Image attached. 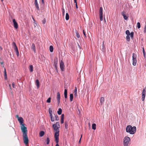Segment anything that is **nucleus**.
Listing matches in <instances>:
<instances>
[{"mask_svg":"<svg viewBox=\"0 0 146 146\" xmlns=\"http://www.w3.org/2000/svg\"><path fill=\"white\" fill-rule=\"evenodd\" d=\"M136 130L135 126L132 127L131 125H127L126 128V131L127 133H129L131 134H134Z\"/></svg>","mask_w":146,"mask_h":146,"instance_id":"f257e3e1","label":"nucleus"},{"mask_svg":"<svg viewBox=\"0 0 146 146\" xmlns=\"http://www.w3.org/2000/svg\"><path fill=\"white\" fill-rule=\"evenodd\" d=\"M130 141V138L127 136L125 137L123 139V144L124 146H128Z\"/></svg>","mask_w":146,"mask_h":146,"instance_id":"f03ea898","label":"nucleus"},{"mask_svg":"<svg viewBox=\"0 0 146 146\" xmlns=\"http://www.w3.org/2000/svg\"><path fill=\"white\" fill-rule=\"evenodd\" d=\"M137 55L133 53L132 55V60H133V65L134 66H135L136 65L137 62Z\"/></svg>","mask_w":146,"mask_h":146,"instance_id":"7ed1b4c3","label":"nucleus"},{"mask_svg":"<svg viewBox=\"0 0 146 146\" xmlns=\"http://www.w3.org/2000/svg\"><path fill=\"white\" fill-rule=\"evenodd\" d=\"M21 128L23 135L27 134V128L24 126V124L21 125Z\"/></svg>","mask_w":146,"mask_h":146,"instance_id":"20e7f679","label":"nucleus"},{"mask_svg":"<svg viewBox=\"0 0 146 146\" xmlns=\"http://www.w3.org/2000/svg\"><path fill=\"white\" fill-rule=\"evenodd\" d=\"M23 140L24 143L26 145L28 144L29 140L27 134L23 135Z\"/></svg>","mask_w":146,"mask_h":146,"instance_id":"39448f33","label":"nucleus"},{"mask_svg":"<svg viewBox=\"0 0 146 146\" xmlns=\"http://www.w3.org/2000/svg\"><path fill=\"white\" fill-rule=\"evenodd\" d=\"M125 33L127 35H130V37L132 39L134 37V33L133 32L130 33L129 31V30H127L125 32Z\"/></svg>","mask_w":146,"mask_h":146,"instance_id":"423d86ee","label":"nucleus"},{"mask_svg":"<svg viewBox=\"0 0 146 146\" xmlns=\"http://www.w3.org/2000/svg\"><path fill=\"white\" fill-rule=\"evenodd\" d=\"M59 133L55 132L54 133V137L56 143H57L59 142Z\"/></svg>","mask_w":146,"mask_h":146,"instance_id":"0eeeda50","label":"nucleus"},{"mask_svg":"<svg viewBox=\"0 0 146 146\" xmlns=\"http://www.w3.org/2000/svg\"><path fill=\"white\" fill-rule=\"evenodd\" d=\"M60 68L62 71H64V62L62 60H61L60 64Z\"/></svg>","mask_w":146,"mask_h":146,"instance_id":"6e6552de","label":"nucleus"},{"mask_svg":"<svg viewBox=\"0 0 146 146\" xmlns=\"http://www.w3.org/2000/svg\"><path fill=\"white\" fill-rule=\"evenodd\" d=\"M13 23L14 27L16 29H17L18 28V25L15 19H13Z\"/></svg>","mask_w":146,"mask_h":146,"instance_id":"1a4fd4ad","label":"nucleus"},{"mask_svg":"<svg viewBox=\"0 0 146 146\" xmlns=\"http://www.w3.org/2000/svg\"><path fill=\"white\" fill-rule=\"evenodd\" d=\"M146 93L145 89H144L142 93V100H144Z\"/></svg>","mask_w":146,"mask_h":146,"instance_id":"9d476101","label":"nucleus"},{"mask_svg":"<svg viewBox=\"0 0 146 146\" xmlns=\"http://www.w3.org/2000/svg\"><path fill=\"white\" fill-rule=\"evenodd\" d=\"M18 120L21 125L24 124L23 123L24 120L23 118L22 117H19Z\"/></svg>","mask_w":146,"mask_h":146,"instance_id":"9b49d317","label":"nucleus"},{"mask_svg":"<svg viewBox=\"0 0 146 146\" xmlns=\"http://www.w3.org/2000/svg\"><path fill=\"white\" fill-rule=\"evenodd\" d=\"M12 46L13 48L14 49L15 51H16L18 50V48L16 45L15 43L14 42L12 43Z\"/></svg>","mask_w":146,"mask_h":146,"instance_id":"f8f14e48","label":"nucleus"},{"mask_svg":"<svg viewBox=\"0 0 146 146\" xmlns=\"http://www.w3.org/2000/svg\"><path fill=\"white\" fill-rule=\"evenodd\" d=\"M52 127H58V128L60 127V125L59 123V122H57L56 124H54L52 125Z\"/></svg>","mask_w":146,"mask_h":146,"instance_id":"ddd939ff","label":"nucleus"},{"mask_svg":"<svg viewBox=\"0 0 146 146\" xmlns=\"http://www.w3.org/2000/svg\"><path fill=\"white\" fill-rule=\"evenodd\" d=\"M57 63H58V60H57V59L56 58V59H54V65L55 67L56 68V69H57Z\"/></svg>","mask_w":146,"mask_h":146,"instance_id":"4468645a","label":"nucleus"},{"mask_svg":"<svg viewBox=\"0 0 146 146\" xmlns=\"http://www.w3.org/2000/svg\"><path fill=\"white\" fill-rule=\"evenodd\" d=\"M64 97L65 99L67 98V90L65 89L64 90Z\"/></svg>","mask_w":146,"mask_h":146,"instance_id":"2eb2a0df","label":"nucleus"},{"mask_svg":"<svg viewBox=\"0 0 146 146\" xmlns=\"http://www.w3.org/2000/svg\"><path fill=\"white\" fill-rule=\"evenodd\" d=\"M53 127V129L54 130V131L55 132L59 133V128H58V127Z\"/></svg>","mask_w":146,"mask_h":146,"instance_id":"dca6fc26","label":"nucleus"},{"mask_svg":"<svg viewBox=\"0 0 146 146\" xmlns=\"http://www.w3.org/2000/svg\"><path fill=\"white\" fill-rule=\"evenodd\" d=\"M64 114H62L61 117V123L62 124L64 123Z\"/></svg>","mask_w":146,"mask_h":146,"instance_id":"f3484780","label":"nucleus"},{"mask_svg":"<svg viewBox=\"0 0 146 146\" xmlns=\"http://www.w3.org/2000/svg\"><path fill=\"white\" fill-rule=\"evenodd\" d=\"M56 99L57 100H60V95L59 92H58L57 94Z\"/></svg>","mask_w":146,"mask_h":146,"instance_id":"a211bd4d","label":"nucleus"},{"mask_svg":"<svg viewBox=\"0 0 146 146\" xmlns=\"http://www.w3.org/2000/svg\"><path fill=\"white\" fill-rule=\"evenodd\" d=\"M32 48L33 49L35 53L36 52V48L35 44L34 43H32Z\"/></svg>","mask_w":146,"mask_h":146,"instance_id":"6ab92c4d","label":"nucleus"},{"mask_svg":"<svg viewBox=\"0 0 146 146\" xmlns=\"http://www.w3.org/2000/svg\"><path fill=\"white\" fill-rule=\"evenodd\" d=\"M99 15H103V9L102 8V7H100V10L99 11Z\"/></svg>","mask_w":146,"mask_h":146,"instance_id":"aec40b11","label":"nucleus"},{"mask_svg":"<svg viewBox=\"0 0 146 146\" xmlns=\"http://www.w3.org/2000/svg\"><path fill=\"white\" fill-rule=\"evenodd\" d=\"M44 134V132L43 131H40L39 133V136L40 137H42Z\"/></svg>","mask_w":146,"mask_h":146,"instance_id":"412c9836","label":"nucleus"},{"mask_svg":"<svg viewBox=\"0 0 146 146\" xmlns=\"http://www.w3.org/2000/svg\"><path fill=\"white\" fill-rule=\"evenodd\" d=\"M36 85L37 86L38 88L39 86V82L38 79H37L36 81Z\"/></svg>","mask_w":146,"mask_h":146,"instance_id":"4be33fe9","label":"nucleus"},{"mask_svg":"<svg viewBox=\"0 0 146 146\" xmlns=\"http://www.w3.org/2000/svg\"><path fill=\"white\" fill-rule=\"evenodd\" d=\"M29 70L30 72H32L33 71V66L32 65H30Z\"/></svg>","mask_w":146,"mask_h":146,"instance_id":"5701e85b","label":"nucleus"},{"mask_svg":"<svg viewBox=\"0 0 146 146\" xmlns=\"http://www.w3.org/2000/svg\"><path fill=\"white\" fill-rule=\"evenodd\" d=\"M62 112V109L61 108H59L58 110L57 111V113H58V115H60L61 114Z\"/></svg>","mask_w":146,"mask_h":146,"instance_id":"b1692460","label":"nucleus"},{"mask_svg":"<svg viewBox=\"0 0 146 146\" xmlns=\"http://www.w3.org/2000/svg\"><path fill=\"white\" fill-rule=\"evenodd\" d=\"M73 98V95L72 94H71L70 95V100H72Z\"/></svg>","mask_w":146,"mask_h":146,"instance_id":"393cba45","label":"nucleus"},{"mask_svg":"<svg viewBox=\"0 0 146 146\" xmlns=\"http://www.w3.org/2000/svg\"><path fill=\"white\" fill-rule=\"evenodd\" d=\"M96 124L95 123H93L92 124V128L94 130H95L96 129Z\"/></svg>","mask_w":146,"mask_h":146,"instance_id":"a878e982","label":"nucleus"},{"mask_svg":"<svg viewBox=\"0 0 146 146\" xmlns=\"http://www.w3.org/2000/svg\"><path fill=\"white\" fill-rule=\"evenodd\" d=\"M35 6L36 7V9H37V10L39 11L40 10V9L38 6V3H36L35 4Z\"/></svg>","mask_w":146,"mask_h":146,"instance_id":"bb28decb","label":"nucleus"},{"mask_svg":"<svg viewBox=\"0 0 146 146\" xmlns=\"http://www.w3.org/2000/svg\"><path fill=\"white\" fill-rule=\"evenodd\" d=\"M129 36L130 35H127L126 36V39L127 41L129 42L130 41Z\"/></svg>","mask_w":146,"mask_h":146,"instance_id":"cd10ccee","label":"nucleus"},{"mask_svg":"<svg viewBox=\"0 0 146 146\" xmlns=\"http://www.w3.org/2000/svg\"><path fill=\"white\" fill-rule=\"evenodd\" d=\"M49 50L50 52H52L53 51V48L52 46H50L49 47Z\"/></svg>","mask_w":146,"mask_h":146,"instance_id":"c85d7f7f","label":"nucleus"},{"mask_svg":"<svg viewBox=\"0 0 146 146\" xmlns=\"http://www.w3.org/2000/svg\"><path fill=\"white\" fill-rule=\"evenodd\" d=\"M65 19L66 20H68L69 19V15L67 13H66Z\"/></svg>","mask_w":146,"mask_h":146,"instance_id":"c756f323","label":"nucleus"},{"mask_svg":"<svg viewBox=\"0 0 146 146\" xmlns=\"http://www.w3.org/2000/svg\"><path fill=\"white\" fill-rule=\"evenodd\" d=\"M76 36H77V37L78 38H80V36L79 34V33L77 31H76Z\"/></svg>","mask_w":146,"mask_h":146,"instance_id":"7c9ffc66","label":"nucleus"},{"mask_svg":"<svg viewBox=\"0 0 146 146\" xmlns=\"http://www.w3.org/2000/svg\"><path fill=\"white\" fill-rule=\"evenodd\" d=\"M65 128L66 129H67L68 128V125L66 121H65Z\"/></svg>","mask_w":146,"mask_h":146,"instance_id":"2f4dec72","label":"nucleus"},{"mask_svg":"<svg viewBox=\"0 0 146 146\" xmlns=\"http://www.w3.org/2000/svg\"><path fill=\"white\" fill-rule=\"evenodd\" d=\"M49 142H50V139H49V138L48 137L47 139H46V144H48L49 143Z\"/></svg>","mask_w":146,"mask_h":146,"instance_id":"473e14b6","label":"nucleus"},{"mask_svg":"<svg viewBox=\"0 0 146 146\" xmlns=\"http://www.w3.org/2000/svg\"><path fill=\"white\" fill-rule=\"evenodd\" d=\"M100 15V20L101 21H102L103 20V15Z\"/></svg>","mask_w":146,"mask_h":146,"instance_id":"72a5a7b5","label":"nucleus"},{"mask_svg":"<svg viewBox=\"0 0 146 146\" xmlns=\"http://www.w3.org/2000/svg\"><path fill=\"white\" fill-rule=\"evenodd\" d=\"M143 56H144V57H145V50H144V48H143Z\"/></svg>","mask_w":146,"mask_h":146,"instance_id":"f704fd0d","label":"nucleus"},{"mask_svg":"<svg viewBox=\"0 0 146 146\" xmlns=\"http://www.w3.org/2000/svg\"><path fill=\"white\" fill-rule=\"evenodd\" d=\"M137 27L138 29H139L141 27V25L140 23L139 22H138L137 23Z\"/></svg>","mask_w":146,"mask_h":146,"instance_id":"c9c22d12","label":"nucleus"},{"mask_svg":"<svg viewBox=\"0 0 146 146\" xmlns=\"http://www.w3.org/2000/svg\"><path fill=\"white\" fill-rule=\"evenodd\" d=\"M15 51L16 53V54L17 56H19V52L18 51V50H17L16 51Z\"/></svg>","mask_w":146,"mask_h":146,"instance_id":"e433bc0d","label":"nucleus"},{"mask_svg":"<svg viewBox=\"0 0 146 146\" xmlns=\"http://www.w3.org/2000/svg\"><path fill=\"white\" fill-rule=\"evenodd\" d=\"M123 17V18L127 20L128 19V17L125 15H124Z\"/></svg>","mask_w":146,"mask_h":146,"instance_id":"4c0bfd02","label":"nucleus"},{"mask_svg":"<svg viewBox=\"0 0 146 146\" xmlns=\"http://www.w3.org/2000/svg\"><path fill=\"white\" fill-rule=\"evenodd\" d=\"M55 119H56V120L58 121V120H59V118L58 117V116L57 115H56L55 116Z\"/></svg>","mask_w":146,"mask_h":146,"instance_id":"58836bf2","label":"nucleus"},{"mask_svg":"<svg viewBox=\"0 0 146 146\" xmlns=\"http://www.w3.org/2000/svg\"><path fill=\"white\" fill-rule=\"evenodd\" d=\"M49 114H52V109L50 108L49 109Z\"/></svg>","mask_w":146,"mask_h":146,"instance_id":"ea45409f","label":"nucleus"},{"mask_svg":"<svg viewBox=\"0 0 146 146\" xmlns=\"http://www.w3.org/2000/svg\"><path fill=\"white\" fill-rule=\"evenodd\" d=\"M5 73H4V76L5 77V79H7V74L6 72L5 71Z\"/></svg>","mask_w":146,"mask_h":146,"instance_id":"a19ab883","label":"nucleus"},{"mask_svg":"<svg viewBox=\"0 0 146 146\" xmlns=\"http://www.w3.org/2000/svg\"><path fill=\"white\" fill-rule=\"evenodd\" d=\"M42 22L43 24H45L46 23V19L44 18L43 20H42Z\"/></svg>","mask_w":146,"mask_h":146,"instance_id":"79ce46f5","label":"nucleus"},{"mask_svg":"<svg viewBox=\"0 0 146 146\" xmlns=\"http://www.w3.org/2000/svg\"><path fill=\"white\" fill-rule=\"evenodd\" d=\"M41 2L42 4V5L43 6L44 5V0H41ZM42 6V5H41V6Z\"/></svg>","mask_w":146,"mask_h":146,"instance_id":"37998d69","label":"nucleus"},{"mask_svg":"<svg viewBox=\"0 0 146 146\" xmlns=\"http://www.w3.org/2000/svg\"><path fill=\"white\" fill-rule=\"evenodd\" d=\"M144 32L145 33L146 32V25H145L144 29Z\"/></svg>","mask_w":146,"mask_h":146,"instance_id":"c03bdc74","label":"nucleus"},{"mask_svg":"<svg viewBox=\"0 0 146 146\" xmlns=\"http://www.w3.org/2000/svg\"><path fill=\"white\" fill-rule=\"evenodd\" d=\"M104 42L103 41V44H102V50H104Z\"/></svg>","mask_w":146,"mask_h":146,"instance_id":"a18cd8bd","label":"nucleus"},{"mask_svg":"<svg viewBox=\"0 0 146 146\" xmlns=\"http://www.w3.org/2000/svg\"><path fill=\"white\" fill-rule=\"evenodd\" d=\"M62 14L64 15V12H65L64 9L63 8H62Z\"/></svg>","mask_w":146,"mask_h":146,"instance_id":"49530a36","label":"nucleus"},{"mask_svg":"<svg viewBox=\"0 0 146 146\" xmlns=\"http://www.w3.org/2000/svg\"><path fill=\"white\" fill-rule=\"evenodd\" d=\"M77 88H76V87H75V89L74 91V93H77Z\"/></svg>","mask_w":146,"mask_h":146,"instance_id":"de8ad7c7","label":"nucleus"},{"mask_svg":"<svg viewBox=\"0 0 146 146\" xmlns=\"http://www.w3.org/2000/svg\"><path fill=\"white\" fill-rule=\"evenodd\" d=\"M121 15L123 16L125 15L124 11H123L121 12Z\"/></svg>","mask_w":146,"mask_h":146,"instance_id":"09e8293b","label":"nucleus"},{"mask_svg":"<svg viewBox=\"0 0 146 146\" xmlns=\"http://www.w3.org/2000/svg\"><path fill=\"white\" fill-rule=\"evenodd\" d=\"M50 119L52 121H54V118L53 117H50Z\"/></svg>","mask_w":146,"mask_h":146,"instance_id":"8fccbe9b","label":"nucleus"},{"mask_svg":"<svg viewBox=\"0 0 146 146\" xmlns=\"http://www.w3.org/2000/svg\"><path fill=\"white\" fill-rule=\"evenodd\" d=\"M15 83L13 82L12 83V86L13 88H15Z\"/></svg>","mask_w":146,"mask_h":146,"instance_id":"3c124183","label":"nucleus"},{"mask_svg":"<svg viewBox=\"0 0 146 146\" xmlns=\"http://www.w3.org/2000/svg\"><path fill=\"white\" fill-rule=\"evenodd\" d=\"M104 100V98L103 97H101V98H100V100Z\"/></svg>","mask_w":146,"mask_h":146,"instance_id":"603ef678","label":"nucleus"},{"mask_svg":"<svg viewBox=\"0 0 146 146\" xmlns=\"http://www.w3.org/2000/svg\"><path fill=\"white\" fill-rule=\"evenodd\" d=\"M77 96V93H74V97H76Z\"/></svg>","mask_w":146,"mask_h":146,"instance_id":"864d4df0","label":"nucleus"},{"mask_svg":"<svg viewBox=\"0 0 146 146\" xmlns=\"http://www.w3.org/2000/svg\"><path fill=\"white\" fill-rule=\"evenodd\" d=\"M75 6H76V9L78 8V6L77 4H76Z\"/></svg>","mask_w":146,"mask_h":146,"instance_id":"5fc2aeb1","label":"nucleus"},{"mask_svg":"<svg viewBox=\"0 0 146 146\" xmlns=\"http://www.w3.org/2000/svg\"><path fill=\"white\" fill-rule=\"evenodd\" d=\"M78 48L80 49H81V47L80 46V45L78 43Z\"/></svg>","mask_w":146,"mask_h":146,"instance_id":"6e6d98bb","label":"nucleus"},{"mask_svg":"<svg viewBox=\"0 0 146 146\" xmlns=\"http://www.w3.org/2000/svg\"><path fill=\"white\" fill-rule=\"evenodd\" d=\"M82 135H81V137H80V138L79 141V143H80V141H81V138H82Z\"/></svg>","mask_w":146,"mask_h":146,"instance_id":"4d7b16f0","label":"nucleus"},{"mask_svg":"<svg viewBox=\"0 0 146 146\" xmlns=\"http://www.w3.org/2000/svg\"><path fill=\"white\" fill-rule=\"evenodd\" d=\"M38 3L37 0H35V4Z\"/></svg>","mask_w":146,"mask_h":146,"instance_id":"13d9d810","label":"nucleus"},{"mask_svg":"<svg viewBox=\"0 0 146 146\" xmlns=\"http://www.w3.org/2000/svg\"><path fill=\"white\" fill-rule=\"evenodd\" d=\"M83 33L84 35L86 36V33L85 32H84V30H83Z\"/></svg>","mask_w":146,"mask_h":146,"instance_id":"bf43d9fd","label":"nucleus"},{"mask_svg":"<svg viewBox=\"0 0 146 146\" xmlns=\"http://www.w3.org/2000/svg\"><path fill=\"white\" fill-rule=\"evenodd\" d=\"M51 100V98H49L46 100Z\"/></svg>","mask_w":146,"mask_h":146,"instance_id":"052dcab7","label":"nucleus"},{"mask_svg":"<svg viewBox=\"0 0 146 146\" xmlns=\"http://www.w3.org/2000/svg\"><path fill=\"white\" fill-rule=\"evenodd\" d=\"M74 3H75L76 4H77V0H74Z\"/></svg>","mask_w":146,"mask_h":146,"instance_id":"680f3d73","label":"nucleus"},{"mask_svg":"<svg viewBox=\"0 0 146 146\" xmlns=\"http://www.w3.org/2000/svg\"><path fill=\"white\" fill-rule=\"evenodd\" d=\"M58 142L57 143H56V145L55 146H59V145L58 144Z\"/></svg>","mask_w":146,"mask_h":146,"instance_id":"e2e57ef3","label":"nucleus"},{"mask_svg":"<svg viewBox=\"0 0 146 146\" xmlns=\"http://www.w3.org/2000/svg\"><path fill=\"white\" fill-rule=\"evenodd\" d=\"M50 117H53L52 114H50Z\"/></svg>","mask_w":146,"mask_h":146,"instance_id":"0e129e2a","label":"nucleus"},{"mask_svg":"<svg viewBox=\"0 0 146 146\" xmlns=\"http://www.w3.org/2000/svg\"><path fill=\"white\" fill-rule=\"evenodd\" d=\"M40 9H41V10H42L43 9V7H40Z\"/></svg>","mask_w":146,"mask_h":146,"instance_id":"69168bd1","label":"nucleus"},{"mask_svg":"<svg viewBox=\"0 0 146 146\" xmlns=\"http://www.w3.org/2000/svg\"><path fill=\"white\" fill-rule=\"evenodd\" d=\"M16 117L17 118H18H18H19V115H16Z\"/></svg>","mask_w":146,"mask_h":146,"instance_id":"338daca9","label":"nucleus"},{"mask_svg":"<svg viewBox=\"0 0 146 146\" xmlns=\"http://www.w3.org/2000/svg\"><path fill=\"white\" fill-rule=\"evenodd\" d=\"M48 103H50V102L51 101H46Z\"/></svg>","mask_w":146,"mask_h":146,"instance_id":"774afa93","label":"nucleus"}]
</instances>
